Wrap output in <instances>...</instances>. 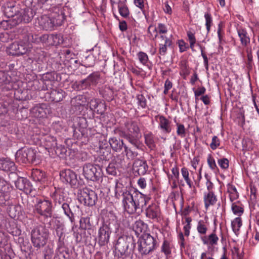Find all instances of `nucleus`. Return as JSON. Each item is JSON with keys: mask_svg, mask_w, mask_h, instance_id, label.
Returning <instances> with one entry per match:
<instances>
[{"mask_svg": "<svg viewBox=\"0 0 259 259\" xmlns=\"http://www.w3.org/2000/svg\"><path fill=\"white\" fill-rule=\"evenodd\" d=\"M43 252L44 259H51L54 253V250L53 248L48 245L45 248Z\"/></svg>", "mask_w": 259, "mask_h": 259, "instance_id": "54", "label": "nucleus"}, {"mask_svg": "<svg viewBox=\"0 0 259 259\" xmlns=\"http://www.w3.org/2000/svg\"><path fill=\"white\" fill-rule=\"evenodd\" d=\"M146 215L149 219L158 221L161 216L159 206L156 204L149 205L146 210Z\"/></svg>", "mask_w": 259, "mask_h": 259, "instance_id": "17", "label": "nucleus"}, {"mask_svg": "<svg viewBox=\"0 0 259 259\" xmlns=\"http://www.w3.org/2000/svg\"><path fill=\"white\" fill-rule=\"evenodd\" d=\"M39 26L44 30H52L54 29L50 16L43 15L38 19Z\"/></svg>", "mask_w": 259, "mask_h": 259, "instance_id": "26", "label": "nucleus"}, {"mask_svg": "<svg viewBox=\"0 0 259 259\" xmlns=\"http://www.w3.org/2000/svg\"><path fill=\"white\" fill-rule=\"evenodd\" d=\"M35 15V12L32 9L24 7L20 9L18 13L14 17V20L18 25L20 24H26L30 22Z\"/></svg>", "mask_w": 259, "mask_h": 259, "instance_id": "10", "label": "nucleus"}, {"mask_svg": "<svg viewBox=\"0 0 259 259\" xmlns=\"http://www.w3.org/2000/svg\"><path fill=\"white\" fill-rule=\"evenodd\" d=\"M231 209L233 213L239 217L241 216L244 212V208L242 205L239 204V202H234L232 204Z\"/></svg>", "mask_w": 259, "mask_h": 259, "instance_id": "41", "label": "nucleus"}, {"mask_svg": "<svg viewBox=\"0 0 259 259\" xmlns=\"http://www.w3.org/2000/svg\"><path fill=\"white\" fill-rule=\"evenodd\" d=\"M44 144L46 149L49 151L51 150L52 152L54 151L58 145L56 138L50 136L45 138Z\"/></svg>", "mask_w": 259, "mask_h": 259, "instance_id": "33", "label": "nucleus"}, {"mask_svg": "<svg viewBox=\"0 0 259 259\" xmlns=\"http://www.w3.org/2000/svg\"><path fill=\"white\" fill-rule=\"evenodd\" d=\"M197 230L201 235H205L207 230V227L203 220L198 222L197 226Z\"/></svg>", "mask_w": 259, "mask_h": 259, "instance_id": "48", "label": "nucleus"}, {"mask_svg": "<svg viewBox=\"0 0 259 259\" xmlns=\"http://www.w3.org/2000/svg\"><path fill=\"white\" fill-rule=\"evenodd\" d=\"M16 167L15 163L8 158L0 159V169L5 171L15 172Z\"/></svg>", "mask_w": 259, "mask_h": 259, "instance_id": "22", "label": "nucleus"}, {"mask_svg": "<svg viewBox=\"0 0 259 259\" xmlns=\"http://www.w3.org/2000/svg\"><path fill=\"white\" fill-rule=\"evenodd\" d=\"M242 226V220L240 217L235 218L231 223V226L234 232L237 234Z\"/></svg>", "mask_w": 259, "mask_h": 259, "instance_id": "44", "label": "nucleus"}, {"mask_svg": "<svg viewBox=\"0 0 259 259\" xmlns=\"http://www.w3.org/2000/svg\"><path fill=\"white\" fill-rule=\"evenodd\" d=\"M45 83L41 79H34L28 82L27 87L31 90H46L48 89Z\"/></svg>", "mask_w": 259, "mask_h": 259, "instance_id": "24", "label": "nucleus"}, {"mask_svg": "<svg viewBox=\"0 0 259 259\" xmlns=\"http://www.w3.org/2000/svg\"><path fill=\"white\" fill-rule=\"evenodd\" d=\"M9 54L12 56H20L26 54L28 48L27 44L22 41H15L9 48Z\"/></svg>", "mask_w": 259, "mask_h": 259, "instance_id": "14", "label": "nucleus"}, {"mask_svg": "<svg viewBox=\"0 0 259 259\" xmlns=\"http://www.w3.org/2000/svg\"><path fill=\"white\" fill-rule=\"evenodd\" d=\"M138 104L142 108H145L146 106V100L143 95H138L137 96Z\"/></svg>", "mask_w": 259, "mask_h": 259, "instance_id": "64", "label": "nucleus"}, {"mask_svg": "<svg viewBox=\"0 0 259 259\" xmlns=\"http://www.w3.org/2000/svg\"><path fill=\"white\" fill-rule=\"evenodd\" d=\"M208 242L211 245H216L218 243L219 238L215 233H211L208 236Z\"/></svg>", "mask_w": 259, "mask_h": 259, "instance_id": "57", "label": "nucleus"}, {"mask_svg": "<svg viewBox=\"0 0 259 259\" xmlns=\"http://www.w3.org/2000/svg\"><path fill=\"white\" fill-rule=\"evenodd\" d=\"M133 168L138 175H144L148 170V166L146 160L138 159L134 161Z\"/></svg>", "mask_w": 259, "mask_h": 259, "instance_id": "18", "label": "nucleus"}, {"mask_svg": "<svg viewBox=\"0 0 259 259\" xmlns=\"http://www.w3.org/2000/svg\"><path fill=\"white\" fill-rule=\"evenodd\" d=\"M16 159L17 161L23 163H35L39 162V159H37L36 151L31 148H22L16 153Z\"/></svg>", "mask_w": 259, "mask_h": 259, "instance_id": "6", "label": "nucleus"}, {"mask_svg": "<svg viewBox=\"0 0 259 259\" xmlns=\"http://www.w3.org/2000/svg\"><path fill=\"white\" fill-rule=\"evenodd\" d=\"M139 61L143 64L145 65L148 62V58L147 54L144 52H140L138 54Z\"/></svg>", "mask_w": 259, "mask_h": 259, "instance_id": "62", "label": "nucleus"}, {"mask_svg": "<svg viewBox=\"0 0 259 259\" xmlns=\"http://www.w3.org/2000/svg\"><path fill=\"white\" fill-rule=\"evenodd\" d=\"M177 134L181 138H184L186 136V128L182 124L177 123Z\"/></svg>", "mask_w": 259, "mask_h": 259, "instance_id": "55", "label": "nucleus"}, {"mask_svg": "<svg viewBox=\"0 0 259 259\" xmlns=\"http://www.w3.org/2000/svg\"><path fill=\"white\" fill-rule=\"evenodd\" d=\"M204 17L206 20L205 25L207 32H208L210 31V26L212 23V18L211 15L208 13L205 14Z\"/></svg>", "mask_w": 259, "mask_h": 259, "instance_id": "59", "label": "nucleus"}, {"mask_svg": "<svg viewBox=\"0 0 259 259\" xmlns=\"http://www.w3.org/2000/svg\"><path fill=\"white\" fill-rule=\"evenodd\" d=\"M156 245V241L149 234H145L138 242V250L141 254H147L153 250Z\"/></svg>", "mask_w": 259, "mask_h": 259, "instance_id": "7", "label": "nucleus"}, {"mask_svg": "<svg viewBox=\"0 0 259 259\" xmlns=\"http://www.w3.org/2000/svg\"><path fill=\"white\" fill-rule=\"evenodd\" d=\"M106 110V105H105V103L103 101H101L100 103H99V104H98V106L95 110L94 112H96L97 113L99 114L102 115Z\"/></svg>", "mask_w": 259, "mask_h": 259, "instance_id": "61", "label": "nucleus"}, {"mask_svg": "<svg viewBox=\"0 0 259 259\" xmlns=\"http://www.w3.org/2000/svg\"><path fill=\"white\" fill-rule=\"evenodd\" d=\"M9 178L14 179V180L16 187L21 191H23L26 194L31 193L32 191V185L28 180L26 178L19 177L15 172H10Z\"/></svg>", "mask_w": 259, "mask_h": 259, "instance_id": "11", "label": "nucleus"}, {"mask_svg": "<svg viewBox=\"0 0 259 259\" xmlns=\"http://www.w3.org/2000/svg\"><path fill=\"white\" fill-rule=\"evenodd\" d=\"M80 228L84 230L85 231H88L89 230H93L91 229V224L89 218H82L80 220Z\"/></svg>", "mask_w": 259, "mask_h": 259, "instance_id": "42", "label": "nucleus"}, {"mask_svg": "<svg viewBox=\"0 0 259 259\" xmlns=\"http://www.w3.org/2000/svg\"><path fill=\"white\" fill-rule=\"evenodd\" d=\"M134 228L136 233H140L146 230L147 228V225L142 221L138 220L135 222Z\"/></svg>", "mask_w": 259, "mask_h": 259, "instance_id": "43", "label": "nucleus"}, {"mask_svg": "<svg viewBox=\"0 0 259 259\" xmlns=\"http://www.w3.org/2000/svg\"><path fill=\"white\" fill-rule=\"evenodd\" d=\"M126 0H119L118 2V9L120 15L124 17L127 18L130 15V11L125 4Z\"/></svg>", "mask_w": 259, "mask_h": 259, "instance_id": "34", "label": "nucleus"}, {"mask_svg": "<svg viewBox=\"0 0 259 259\" xmlns=\"http://www.w3.org/2000/svg\"><path fill=\"white\" fill-rule=\"evenodd\" d=\"M114 217L116 220V224H114L115 233L117 236H119L114 246V255L119 257L125 253L127 247L126 242L122 236L124 232V225L122 222L124 217L121 215Z\"/></svg>", "mask_w": 259, "mask_h": 259, "instance_id": "3", "label": "nucleus"}, {"mask_svg": "<svg viewBox=\"0 0 259 259\" xmlns=\"http://www.w3.org/2000/svg\"><path fill=\"white\" fill-rule=\"evenodd\" d=\"M145 140L146 144L150 148H153L154 147V138L151 134H148L145 135Z\"/></svg>", "mask_w": 259, "mask_h": 259, "instance_id": "51", "label": "nucleus"}, {"mask_svg": "<svg viewBox=\"0 0 259 259\" xmlns=\"http://www.w3.org/2000/svg\"><path fill=\"white\" fill-rule=\"evenodd\" d=\"M227 192L229 193V197L231 202H233L239 197L236 187L231 184H229L227 185Z\"/></svg>", "mask_w": 259, "mask_h": 259, "instance_id": "39", "label": "nucleus"}, {"mask_svg": "<svg viewBox=\"0 0 259 259\" xmlns=\"http://www.w3.org/2000/svg\"><path fill=\"white\" fill-rule=\"evenodd\" d=\"M31 177L34 181L41 183H44L47 180L45 172L39 169L32 170Z\"/></svg>", "mask_w": 259, "mask_h": 259, "instance_id": "29", "label": "nucleus"}, {"mask_svg": "<svg viewBox=\"0 0 259 259\" xmlns=\"http://www.w3.org/2000/svg\"><path fill=\"white\" fill-rule=\"evenodd\" d=\"M181 174L187 184L190 188H191L192 187V182L189 178V173L188 169L186 167H183L181 169Z\"/></svg>", "mask_w": 259, "mask_h": 259, "instance_id": "46", "label": "nucleus"}, {"mask_svg": "<svg viewBox=\"0 0 259 259\" xmlns=\"http://www.w3.org/2000/svg\"><path fill=\"white\" fill-rule=\"evenodd\" d=\"M84 241L86 245L94 246L97 242V238L94 235V230L84 231L83 233Z\"/></svg>", "mask_w": 259, "mask_h": 259, "instance_id": "25", "label": "nucleus"}, {"mask_svg": "<svg viewBox=\"0 0 259 259\" xmlns=\"http://www.w3.org/2000/svg\"><path fill=\"white\" fill-rule=\"evenodd\" d=\"M12 38L10 37V34L7 32H3L0 33V41L2 42H8L11 40Z\"/></svg>", "mask_w": 259, "mask_h": 259, "instance_id": "63", "label": "nucleus"}, {"mask_svg": "<svg viewBox=\"0 0 259 259\" xmlns=\"http://www.w3.org/2000/svg\"><path fill=\"white\" fill-rule=\"evenodd\" d=\"M10 191V184L0 177V192H8Z\"/></svg>", "mask_w": 259, "mask_h": 259, "instance_id": "52", "label": "nucleus"}, {"mask_svg": "<svg viewBox=\"0 0 259 259\" xmlns=\"http://www.w3.org/2000/svg\"><path fill=\"white\" fill-rule=\"evenodd\" d=\"M60 176L63 182L69 184L72 187H77L80 184V182L77 179V175L69 169L62 170L60 173Z\"/></svg>", "mask_w": 259, "mask_h": 259, "instance_id": "12", "label": "nucleus"}, {"mask_svg": "<svg viewBox=\"0 0 259 259\" xmlns=\"http://www.w3.org/2000/svg\"><path fill=\"white\" fill-rule=\"evenodd\" d=\"M66 96V93L61 89H53L46 94V97L49 101L55 103L59 102L63 100Z\"/></svg>", "mask_w": 259, "mask_h": 259, "instance_id": "16", "label": "nucleus"}, {"mask_svg": "<svg viewBox=\"0 0 259 259\" xmlns=\"http://www.w3.org/2000/svg\"><path fill=\"white\" fill-rule=\"evenodd\" d=\"M31 114L36 117L43 118L51 113V109L48 105L42 103L37 104L31 109Z\"/></svg>", "mask_w": 259, "mask_h": 259, "instance_id": "15", "label": "nucleus"}, {"mask_svg": "<svg viewBox=\"0 0 259 259\" xmlns=\"http://www.w3.org/2000/svg\"><path fill=\"white\" fill-rule=\"evenodd\" d=\"M53 151H54L56 154L58 156L63 157L66 155L67 150V148L64 146H62L61 145L58 146L57 145Z\"/></svg>", "mask_w": 259, "mask_h": 259, "instance_id": "47", "label": "nucleus"}, {"mask_svg": "<svg viewBox=\"0 0 259 259\" xmlns=\"http://www.w3.org/2000/svg\"><path fill=\"white\" fill-rule=\"evenodd\" d=\"M17 25V24L14 20V18L9 19L7 20H3L0 23V27L4 30L11 29Z\"/></svg>", "mask_w": 259, "mask_h": 259, "instance_id": "40", "label": "nucleus"}, {"mask_svg": "<svg viewBox=\"0 0 259 259\" xmlns=\"http://www.w3.org/2000/svg\"><path fill=\"white\" fill-rule=\"evenodd\" d=\"M49 231L44 225L35 227L31 232V240L34 247L40 248L47 243L49 238Z\"/></svg>", "mask_w": 259, "mask_h": 259, "instance_id": "4", "label": "nucleus"}, {"mask_svg": "<svg viewBox=\"0 0 259 259\" xmlns=\"http://www.w3.org/2000/svg\"><path fill=\"white\" fill-rule=\"evenodd\" d=\"M101 101L98 99H92L90 102H89V106L90 108V109L92 111H95L96 109H97L98 104H99V103L101 102Z\"/></svg>", "mask_w": 259, "mask_h": 259, "instance_id": "60", "label": "nucleus"}, {"mask_svg": "<svg viewBox=\"0 0 259 259\" xmlns=\"http://www.w3.org/2000/svg\"><path fill=\"white\" fill-rule=\"evenodd\" d=\"M70 253L69 249L63 246H59L57 248L54 259H69Z\"/></svg>", "mask_w": 259, "mask_h": 259, "instance_id": "27", "label": "nucleus"}, {"mask_svg": "<svg viewBox=\"0 0 259 259\" xmlns=\"http://www.w3.org/2000/svg\"><path fill=\"white\" fill-rule=\"evenodd\" d=\"M161 250L166 256L171 253V248L169 242L167 240H164L161 247Z\"/></svg>", "mask_w": 259, "mask_h": 259, "instance_id": "50", "label": "nucleus"}, {"mask_svg": "<svg viewBox=\"0 0 259 259\" xmlns=\"http://www.w3.org/2000/svg\"><path fill=\"white\" fill-rule=\"evenodd\" d=\"M246 47L245 51L247 57V67L248 68H252L253 61L252 49L251 47H248L247 46Z\"/></svg>", "mask_w": 259, "mask_h": 259, "instance_id": "49", "label": "nucleus"}, {"mask_svg": "<svg viewBox=\"0 0 259 259\" xmlns=\"http://www.w3.org/2000/svg\"><path fill=\"white\" fill-rule=\"evenodd\" d=\"M19 240H22V242H21L22 243L21 244V250L22 251L24 252L25 253L28 252L30 250L31 248V245L30 243L28 241H24L23 238H19Z\"/></svg>", "mask_w": 259, "mask_h": 259, "instance_id": "53", "label": "nucleus"}, {"mask_svg": "<svg viewBox=\"0 0 259 259\" xmlns=\"http://www.w3.org/2000/svg\"><path fill=\"white\" fill-rule=\"evenodd\" d=\"M78 201L85 206H93L96 204L98 200L96 193L87 188L80 189L77 192Z\"/></svg>", "mask_w": 259, "mask_h": 259, "instance_id": "8", "label": "nucleus"}, {"mask_svg": "<svg viewBox=\"0 0 259 259\" xmlns=\"http://www.w3.org/2000/svg\"><path fill=\"white\" fill-rule=\"evenodd\" d=\"M237 33L241 45L247 47L250 44V38L246 30L244 29H237Z\"/></svg>", "mask_w": 259, "mask_h": 259, "instance_id": "30", "label": "nucleus"}, {"mask_svg": "<svg viewBox=\"0 0 259 259\" xmlns=\"http://www.w3.org/2000/svg\"><path fill=\"white\" fill-rule=\"evenodd\" d=\"M171 172H172V174L174 178L176 179V180H174L173 184H174L175 183V181L177 180L178 181V183L180 186H182V187L185 186V184L184 182V181L182 180H179V168L176 166H175L172 168Z\"/></svg>", "mask_w": 259, "mask_h": 259, "instance_id": "45", "label": "nucleus"}, {"mask_svg": "<svg viewBox=\"0 0 259 259\" xmlns=\"http://www.w3.org/2000/svg\"><path fill=\"white\" fill-rule=\"evenodd\" d=\"M112 205H108L105 209L102 211V215L104 222L109 223V225L113 221V212Z\"/></svg>", "mask_w": 259, "mask_h": 259, "instance_id": "31", "label": "nucleus"}, {"mask_svg": "<svg viewBox=\"0 0 259 259\" xmlns=\"http://www.w3.org/2000/svg\"><path fill=\"white\" fill-rule=\"evenodd\" d=\"M64 214L69 220L71 223H74L75 222V215L76 212L79 211V207L75 205L71 202H67L63 203L61 207Z\"/></svg>", "mask_w": 259, "mask_h": 259, "instance_id": "13", "label": "nucleus"}, {"mask_svg": "<svg viewBox=\"0 0 259 259\" xmlns=\"http://www.w3.org/2000/svg\"><path fill=\"white\" fill-rule=\"evenodd\" d=\"M14 97L16 100L18 101H25L29 98L27 91L21 89L16 90L15 91Z\"/></svg>", "mask_w": 259, "mask_h": 259, "instance_id": "38", "label": "nucleus"}, {"mask_svg": "<svg viewBox=\"0 0 259 259\" xmlns=\"http://www.w3.org/2000/svg\"><path fill=\"white\" fill-rule=\"evenodd\" d=\"M50 17L54 28L61 26L65 19V16L62 11L53 13L51 14Z\"/></svg>", "mask_w": 259, "mask_h": 259, "instance_id": "21", "label": "nucleus"}, {"mask_svg": "<svg viewBox=\"0 0 259 259\" xmlns=\"http://www.w3.org/2000/svg\"><path fill=\"white\" fill-rule=\"evenodd\" d=\"M159 122L160 128L166 133L171 132L170 121L163 116H159Z\"/></svg>", "mask_w": 259, "mask_h": 259, "instance_id": "35", "label": "nucleus"}, {"mask_svg": "<svg viewBox=\"0 0 259 259\" xmlns=\"http://www.w3.org/2000/svg\"><path fill=\"white\" fill-rule=\"evenodd\" d=\"M140 125V123L139 122L128 121L125 122L127 133L119 128H116L114 130V134L124 137L131 144L138 148L140 146L139 139L141 137Z\"/></svg>", "mask_w": 259, "mask_h": 259, "instance_id": "2", "label": "nucleus"}, {"mask_svg": "<svg viewBox=\"0 0 259 259\" xmlns=\"http://www.w3.org/2000/svg\"><path fill=\"white\" fill-rule=\"evenodd\" d=\"M101 193H103L102 196L104 197L105 201L107 202V205H112L113 196L112 192L110 191V188L107 187H104L102 188V190L101 191Z\"/></svg>", "mask_w": 259, "mask_h": 259, "instance_id": "37", "label": "nucleus"}, {"mask_svg": "<svg viewBox=\"0 0 259 259\" xmlns=\"http://www.w3.org/2000/svg\"><path fill=\"white\" fill-rule=\"evenodd\" d=\"M20 9L19 5L10 3L7 5V6L5 7L4 12L8 18L13 19L19 13Z\"/></svg>", "mask_w": 259, "mask_h": 259, "instance_id": "20", "label": "nucleus"}, {"mask_svg": "<svg viewBox=\"0 0 259 259\" xmlns=\"http://www.w3.org/2000/svg\"><path fill=\"white\" fill-rule=\"evenodd\" d=\"M100 78V74L96 72L91 74L87 78L80 81L81 88H86L91 84H96Z\"/></svg>", "mask_w": 259, "mask_h": 259, "instance_id": "23", "label": "nucleus"}, {"mask_svg": "<svg viewBox=\"0 0 259 259\" xmlns=\"http://www.w3.org/2000/svg\"><path fill=\"white\" fill-rule=\"evenodd\" d=\"M161 42L159 44V53L160 55L164 56L167 51V47L171 45V40L164 35H161Z\"/></svg>", "mask_w": 259, "mask_h": 259, "instance_id": "28", "label": "nucleus"}, {"mask_svg": "<svg viewBox=\"0 0 259 259\" xmlns=\"http://www.w3.org/2000/svg\"><path fill=\"white\" fill-rule=\"evenodd\" d=\"M34 204L35 212L45 218H50L53 216V207L52 201L47 199L32 198Z\"/></svg>", "mask_w": 259, "mask_h": 259, "instance_id": "5", "label": "nucleus"}, {"mask_svg": "<svg viewBox=\"0 0 259 259\" xmlns=\"http://www.w3.org/2000/svg\"><path fill=\"white\" fill-rule=\"evenodd\" d=\"M204 201L205 208H208L210 205H213L215 204L217 198L213 192L210 191L205 194Z\"/></svg>", "mask_w": 259, "mask_h": 259, "instance_id": "32", "label": "nucleus"}, {"mask_svg": "<svg viewBox=\"0 0 259 259\" xmlns=\"http://www.w3.org/2000/svg\"><path fill=\"white\" fill-rule=\"evenodd\" d=\"M157 29L160 33H165L167 31V29L166 27V26L161 23H159L157 26V28L154 27L152 26H150L148 28V31L149 32L152 34L151 31L152 30L153 33L154 34V36L153 38H156L157 36Z\"/></svg>", "mask_w": 259, "mask_h": 259, "instance_id": "36", "label": "nucleus"}, {"mask_svg": "<svg viewBox=\"0 0 259 259\" xmlns=\"http://www.w3.org/2000/svg\"><path fill=\"white\" fill-rule=\"evenodd\" d=\"M83 174L87 180L97 181L102 176V169L98 165L87 163L83 166Z\"/></svg>", "mask_w": 259, "mask_h": 259, "instance_id": "9", "label": "nucleus"}, {"mask_svg": "<svg viewBox=\"0 0 259 259\" xmlns=\"http://www.w3.org/2000/svg\"><path fill=\"white\" fill-rule=\"evenodd\" d=\"M119 188L117 184L115 196L117 199L122 200L125 210L130 214L142 212L144 207L148 201V198L141 193L136 192L131 194L127 191H119Z\"/></svg>", "mask_w": 259, "mask_h": 259, "instance_id": "1", "label": "nucleus"}, {"mask_svg": "<svg viewBox=\"0 0 259 259\" xmlns=\"http://www.w3.org/2000/svg\"><path fill=\"white\" fill-rule=\"evenodd\" d=\"M124 152L128 159H133L138 155L137 152L134 151L131 149H128L125 146L124 147Z\"/></svg>", "mask_w": 259, "mask_h": 259, "instance_id": "56", "label": "nucleus"}, {"mask_svg": "<svg viewBox=\"0 0 259 259\" xmlns=\"http://www.w3.org/2000/svg\"><path fill=\"white\" fill-rule=\"evenodd\" d=\"M109 228L107 226H103L99 230V243L100 245H104L108 243L109 239Z\"/></svg>", "mask_w": 259, "mask_h": 259, "instance_id": "19", "label": "nucleus"}, {"mask_svg": "<svg viewBox=\"0 0 259 259\" xmlns=\"http://www.w3.org/2000/svg\"><path fill=\"white\" fill-rule=\"evenodd\" d=\"M220 145V141L218 137L214 136L212 138L211 143L210 144V147L212 150L217 149Z\"/></svg>", "mask_w": 259, "mask_h": 259, "instance_id": "58", "label": "nucleus"}]
</instances>
